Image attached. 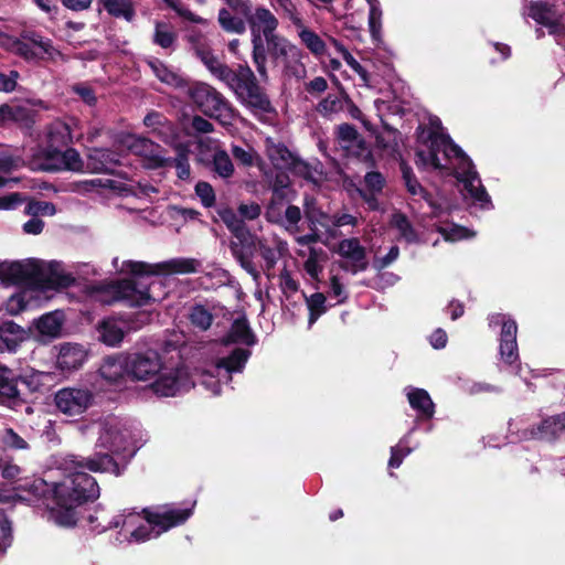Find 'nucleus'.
<instances>
[{
    "label": "nucleus",
    "mask_w": 565,
    "mask_h": 565,
    "mask_svg": "<svg viewBox=\"0 0 565 565\" xmlns=\"http://www.w3.org/2000/svg\"><path fill=\"white\" fill-rule=\"evenodd\" d=\"M213 171L220 177L227 179L234 173L232 159L225 150H216L213 156Z\"/></svg>",
    "instance_id": "8fccbe9b"
},
{
    "label": "nucleus",
    "mask_w": 565,
    "mask_h": 565,
    "mask_svg": "<svg viewBox=\"0 0 565 565\" xmlns=\"http://www.w3.org/2000/svg\"><path fill=\"white\" fill-rule=\"evenodd\" d=\"M321 255H324L323 249L311 247L309 250V256L303 265L307 274L313 279H318L319 274L322 271V267L319 265V257Z\"/></svg>",
    "instance_id": "680f3d73"
},
{
    "label": "nucleus",
    "mask_w": 565,
    "mask_h": 565,
    "mask_svg": "<svg viewBox=\"0 0 565 565\" xmlns=\"http://www.w3.org/2000/svg\"><path fill=\"white\" fill-rule=\"evenodd\" d=\"M189 319L195 328L206 331L213 323V315L200 303H195L191 307Z\"/></svg>",
    "instance_id": "49530a36"
},
{
    "label": "nucleus",
    "mask_w": 565,
    "mask_h": 565,
    "mask_svg": "<svg viewBox=\"0 0 565 565\" xmlns=\"http://www.w3.org/2000/svg\"><path fill=\"white\" fill-rule=\"evenodd\" d=\"M60 264L51 262L45 268L40 263L39 281L34 285V290H58L72 286L75 278L71 274L60 271Z\"/></svg>",
    "instance_id": "aec40b11"
},
{
    "label": "nucleus",
    "mask_w": 565,
    "mask_h": 565,
    "mask_svg": "<svg viewBox=\"0 0 565 565\" xmlns=\"http://www.w3.org/2000/svg\"><path fill=\"white\" fill-rule=\"evenodd\" d=\"M225 84L234 92L239 103L258 120L265 122L266 116L277 115L266 88L259 84L248 64H238Z\"/></svg>",
    "instance_id": "7ed1b4c3"
},
{
    "label": "nucleus",
    "mask_w": 565,
    "mask_h": 565,
    "mask_svg": "<svg viewBox=\"0 0 565 565\" xmlns=\"http://www.w3.org/2000/svg\"><path fill=\"white\" fill-rule=\"evenodd\" d=\"M306 301L309 310L308 322L311 326L328 310L326 296L322 292H315Z\"/></svg>",
    "instance_id": "3c124183"
},
{
    "label": "nucleus",
    "mask_w": 565,
    "mask_h": 565,
    "mask_svg": "<svg viewBox=\"0 0 565 565\" xmlns=\"http://www.w3.org/2000/svg\"><path fill=\"white\" fill-rule=\"evenodd\" d=\"M337 139L345 150H349L353 143L361 137L354 125L343 122L337 127Z\"/></svg>",
    "instance_id": "5fc2aeb1"
},
{
    "label": "nucleus",
    "mask_w": 565,
    "mask_h": 565,
    "mask_svg": "<svg viewBox=\"0 0 565 565\" xmlns=\"http://www.w3.org/2000/svg\"><path fill=\"white\" fill-rule=\"evenodd\" d=\"M75 468L87 469L93 472H110L115 476L121 473L118 462L107 452H97L93 457L73 461Z\"/></svg>",
    "instance_id": "7c9ffc66"
},
{
    "label": "nucleus",
    "mask_w": 565,
    "mask_h": 565,
    "mask_svg": "<svg viewBox=\"0 0 565 565\" xmlns=\"http://www.w3.org/2000/svg\"><path fill=\"white\" fill-rule=\"evenodd\" d=\"M252 352L248 349L235 348L227 356L221 358L216 366L228 373L241 372L248 361Z\"/></svg>",
    "instance_id": "e433bc0d"
},
{
    "label": "nucleus",
    "mask_w": 565,
    "mask_h": 565,
    "mask_svg": "<svg viewBox=\"0 0 565 565\" xmlns=\"http://www.w3.org/2000/svg\"><path fill=\"white\" fill-rule=\"evenodd\" d=\"M269 158L275 170H288L299 177L310 174V166L291 152L285 143H278L270 149Z\"/></svg>",
    "instance_id": "dca6fc26"
},
{
    "label": "nucleus",
    "mask_w": 565,
    "mask_h": 565,
    "mask_svg": "<svg viewBox=\"0 0 565 565\" xmlns=\"http://www.w3.org/2000/svg\"><path fill=\"white\" fill-rule=\"evenodd\" d=\"M369 29L372 40L376 43L382 40V10L377 3L370 2Z\"/></svg>",
    "instance_id": "6e6d98bb"
},
{
    "label": "nucleus",
    "mask_w": 565,
    "mask_h": 565,
    "mask_svg": "<svg viewBox=\"0 0 565 565\" xmlns=\"http://www.w3.org/2000/svg\"><path fill=\"white\" fill-rule=\"evenodd\" d=\"M72 143L70 127L65 124L53 125L46 136V146L42 150L40 159L46 161L49 154L60 152Z\"/></svg>",
    "instance_id": "a878e982"
},
{
    "label": "nucleus",
    "mask_w": 565,
    "mask_h": 565,
    "mask_svg": "<svg viewBox=\"0 0 565 565\" xmlns=\"http://www.w3.org/2000/svg\"><path fill=\"white\" fill-rule=\"evenodd\" d=\"M193 383L183 369L162 370L152 381L150 387L157 396H175L186 392Z\"/></svg>",
    "instance_id": "9b49d317"
},
{
    "label": "nucleus",
    "mask_w": 565,
    "mask_h": 565,
    "mask_svg": "<svg viewBox=\"0 0 565 565\" xmlns=\"http://www.w3.org/2000/svg\"><path fill=\"white\" fill-rule=\"evenodd\" d=\"M515 320H504L500 333V355L504 363L512 365L519 361Z\"/></svg>",
    "instance_id": "b1692460"
},
{
    "label": "nucleus",
    "mask_w": 565,
    "mask_h": 565,
    "mask_svg": "<svg viewBox=\"0 0 565 565\" xmlns=\"http://www.w3.org/2000/svg\"><path fill=\"white\" fill-rule=\"evenodd\" d=\"M63 326V317L58 312L43 315L36 322L38 331L47 337H57Z\"/></svg>",
    "instance_id": "79ce46f5"
},
{
    "label": "nucleus",
    "mask_w": 565,
    "mask_h": 565,
    "mask_svg": "<svg viewBox=\"0 0 565 565\" xmlns=\"http://www.w3.org/2000/svg\"><path fill=\"white\" fill-rule=\"evenodd\" d=\"M441 136H446V134L436 131V130H426L425 127L418 126L417 128V138L420 142L428 145V152L439 153L443 148L441 145Z\"/></svg>",
    "instance_id": "603ef678"
},
{
    "label": "nucleus",
    "mask_w": 565,
    "mask_h": 565,
    "mask_svg": "<svg viewBox=\"0 0 565 565\" xmlns=\"http://www.w3.org/2000/svg\"><path fill=\"white\" fill-rule=\"evenodd\" d=\"M13 490L21 500L30 503L50 498L55 501V483H49L40 477H24L18 480V486H14Z\"/></svg>",
    "instance_id": "ddd939ff"
},
{
    "label": "nucleus",
    "mask_w": 565,
    "mask_h": 565,
    "mask_svg": "<svg viewBox=\"0 0 565 565\" xmlns=\"http://www.w3.org/2000/svg\"><path fill=\"white\" fill-rule=\"evenodd\" d=\"M52 376L50 373L45 372H32L26 375L21 374V386L22 392L25 394L22 395V403L26 404L34 397V394H44L50 388V381Z\"/></svg>",
    "instance_id": "c756f323"
},
{
    "label": "nucleus",
    "mask_w": 565,
    "mask_h": 565,
    "mask_svg": "<svg viewBox=\"0 0 565 565\" xmlns=\"http://www.w3.org/2000/svg\"><path fill=\"white\" fill-rule=\"evenodd\" d=\"M120 166L118 152L107 148H90L86 154L85 171L89 173L116 174Z\"/></svg>",
    "instance_id": "f3484780"
},
{
    "label": "nucleus",
    "mask_w": 565,
    "mask_h": 565,
    "mask_svg": "<svg viewBox=\"0 0 565 565\" xmlns=\"http://www.w3.org/2000/svg\"><path fill=\"white\" fill-rule=\"evenodd\" d=\"M33 122V114L29 107L8 103L0 106V127H8L12 124L30 127Z\"/></svg>",
    "instance_id": "c85d7f7f"
},
{
    "label": "nucleus",
    "mask_w": 565,
    "mask_h": 565,
    "mask_svg": "<svg viewBox=\"0 0 565 565\" xmlns=\"http://www.w3.org/2000/svg\"><path fill=\"white\" fill-rule=\"evenodd\" d=\"M177 42V33L173 32L169 24L157 22L153 33V43L162 49H172Z\"/></svg>",
    "instance_id": "de8ad7c7"
},
{
    "label": "nucleus",
    "mask_w": 565,
    "mask_h": 565,
    "mask_svg": "<svg viewBox=\"0 0 565 565\" xmlns=\"http://www.w3.org/2000/svg\"><path fill=\"white\" fill-rule=\"evenodd\" d=\"M2 444L12 450L29 449V444L13 428H6L1 437Z\"/></svg>",
    "instance_id": "052dcab7"
},
{
    "label": "nucleus",
    "mask_w": 565,
    "mask_h": 565,
    "mask_svg": "<svg viewBox=\"0 0 565 565\" xmlns=\"http://www.w3.org/2000/svg\"><path fill=\"white\" fill-rule=\"evenodd\" d=\"M526 439H536L555 443L565 435V411L563 413L544 417L539 424H534L523 430Z\"/></svg>",
    "instance_id": "f8f14e48"
},
{
    "label": "nucleus",
    "mask_w": 565,
    "mask_h": 565,
    "mask_svg": "<svg viewBox=\"0 0 565 565\" xmlns=\"http://www.w3.org/2000/svg\"><path fill=\"white\" fill-rule=\"evenodd\" d=\"M22 472L23 470L20 466L0 458V475L3 479L13 482L14 486H18V480L24 479V477H21Z\"/></svg>",
    "instance_id": "bf43d9fd"
},
{
    "label": "nucleus",
    "mask_w": 565,
    "mask_h": 565,
    "mask_svg": "<svg viewBox=\"0 0 565 565\" xmlns=\"http://www.w3.org/2000/svg\"><path fill=\"white\" fill-rule=\"evenodd\" d=\"M170 9H172L179 17L192 23H202L203 19L190 9L183 7L181 0H162Z\"/></svg>",
    "instance_id": "0e129e2a"
},
{
    "label": "nucleus",
    "mask_w": 565,
    "mask_h": 565,
    "mask_svg": "<svg viewBox=\"0 0 565 565\" xmlns=\"http://www.w3.org/2000/svg\"><path fill=\"white\" fill-rule=\"evenodd\" d=\"M30 43L20 39L12 41V51L26 62H39L44 58V54Z\"/></svg>",
    "instance_id": "09e8293b"
},
{
    "label": "nucleus",
    "mask_w": 565,
    "mask_h": 565,
    "mask_svg": "<svg viewBox=\"0 0 565 565\" xmlns=\"http://www.w3.org/2000/svg\"><path fill=\"white\" fill-rule=\"evenodd\" d=\"M124 337V330L113 320H103L98 326V339L106 345L116 347Z\"/></svg>",
    "instance_id": "58836bf2"
},
{
    "label": "nucleus",
    "mask_w": 565,
    "mask_h": 565,
    "mask_svg": "<svg viewBox=\"0 0 565 565\" xmlns=\"http://www.w3.org/2000/svg\"><path fill=\"white\" fill-rule=\"evenodd\" d=\"M21 374L6 365H0V399L9 406L22 405Z\"/></svg>",
    "instance_id": "a211bd4d"
},
{
    "label": "nucleus",
    "mask_w": 565,
    "mask_h": 565,
    "mask_svg": "<svg viewBox=\"0 0 565 565\" xmlns=\"http://www.w3.org/2000/svg\"><path fill=\"white\" fill-rule=\"evenodd\" d=\"M25 212L29 215H53L56 212V207L52 202L46 201H31L25 207Z\"/></svg>",
    "instance_id": "338daca9"
},
{
    "label": "nucleus",
    "mask_w": 565,
    "mask_h": 565,
    "mask_svg": "<svg viewBox=\"0 0 565 565\" xmlns=\"http://www.w3.org/2000/svg\"><path fill=\"white\" fill-rule=\"evenodd\" d=\"M129 149L137 156L147 160V167L150 169L166 168V157L161 153L162 147L146 137H131Z\"/></svg>",
    "instance_id": "412c9836"
},
{
    "label": "nucleus",
    "mask_w": 565,
    "mask_h": 565,
    "mask_svg": "<svg viewBox=\"0 0 565 565\" xmlns=\"http://www.w3.org/2000/svg\"><path fill=\"white\" fill-rule=\"evenodd\" d=\"M87 351L78 343H63L56 358V365L62 372H73L83 366Z\"/></svg>",
    "instance_id": "5701e85b"
},
{
    "label": "nucleus",
    "mask_w": 565,
    "mask_h": 565,
    "mask_svg": "<svg viewBox=\"0 0 565 565\" xmlns=\"http://www.w3.org/2000/svg\"><path fill=\"white\" fill-rule=\"evenodd\" d=\"M245 1L246 3L242 9L237 7L233 12L230 9L221 8L217 22L224 32L233 34H244L248 25L253 45V63L260 79L267 81L266 49L263 39L274 34L279 22L269 9L263 6L254 9L252 0Z\"/></svg>",
    "instance_id": "f257e3e1"
},
{
    "label": "nucleus",
    "mask_w": 565,
    "mask_h": 565,
    "mask_svg": "<svg viewBox=\"0 0 565 565\" xmlns=\"http://www.w3.org/2000/svg\"><path fill=\"white\" fill-rule=\"evenodd\" d=\"M263 40L266 49V60L269 57L274 65L288 64L290 60L300 56L298 47L284 36L274 33Z\"/></svg>",
    "instance_id": "6ab92c4d"
},
{
    "label": "nucleus",
    "mask_w": 565,
    "mask_h": 565,
    "mask_svg": "<svg viewBox=\"0 0 565 565\" xmlns=\"http://www.w3.org/2000/svg\"><path fill=\"white\" fill-rule=\"evenodd\" d=\"M443 152L447 158L459 160L463 171L475 168L470 157L451 139L449 135L441 136Z\"/></svg>",
    "instance_id": "ea45409f"
},
{
    "label": "nucleus",
    "mask_w": 565,
    "mask_h": 565,
    "mask_svg": "<svg viewBox=\"0 0 565 565\" xmlns=\"http://www.w3.org/2000/svg\"><path fill=\"white\" fill-rule=\"evenodd\" d=\"M25 339V331L13 321L0 323V351L15 352Z\"/></svg>",
    "instance_id": "473e14b6"
},
{
    "label": "nucleus",
    "mask_w": 565,
    "mask_h": 565,
    "mask_svg": "<svg viewBox=\"0 0 565 565\" xmlns=\"http://www.w3.org/2000/svg\"><path fill=\"white\" fill-rule=\"evenodd\" d=\"M96 479L84 470H75L55 483V507L51 516L56 524L74 526L82 518L79 508L99 498Z\"/></svg>",
    "instance_id": "f03ea898"
},
{
    "label": "nucleus",
    "mask_w": 565,
    "mask_h": 565,
    "mask_svg": "<svg viewBox=\"0 0 565 565\" xmlns=\"http://www.w3.org/2000/svg\"><path fill=\"white\" fill-rule=\"evenodd\" d=\"M183 87H186L188 98L204 115L215 119H232L234 117V108L231 103L213 86L195 82L185 83Z\"/></svg>",
    "instance_id": "423d86ee"
},
{
    "label": "nucleus",
    "mask_w": 565,
    "mask_h": 565,
    "mask_svg": "<svg viewBox=\"0 0 565 565\" xmlns=\"http://www.w3.org/2000/svg\"><path fill=\"white\" fill-rule=\"evenodd\" d=\"M459 180L463 183L465 190L481 207L489 209L492 206L491 198L486 188L481 184V180L475 168L463 171L462 178Z\"/></svg>",
    "instance_id": "2f4dec72"
},
{
    "label": "nucleus",
    "mask_w": 565,
    "mask_h": 565,
    "mask_svg": "<svg viewBox=\"0 0 565 565\" xmlns=\"http://www.w3.org/2000/svg\"><path fill=\"white\" fill-rule=\"evenodd\" d=\"M126 267L135 277L161 275V271H159L157 265L152 266L145 262L129 260L126 263Z\"/></svg>",
    "instance_id": "13d9d810"
},
{
    "label": "nucleus",
    "mask_w": 565,
    "mask_h": 565,
    "mask_svg": "<svg viewBox=\"0 0 565 565\" xmlns=\"http://www.w3.org/2000/svg\"><path fill=\"white\" fill-rule=\"evenodd\" d=\"M147 65L151 68V71L160 82L179 88L185 85V81L177 73L169 70V67L159 58L152 57L148 60Z\"/></svg>",
    "instance_id": "4c0bfd02"
},
{
    "label": "nucleus",
    "mask_w": 565,
    "mask_h": 565,
    "mask_svg": "<svg viewBox=\"0 0 565 565\" xmlns=\"http://www.w3.org/2000/svg\"><path fill=\"white\" fill-rule=\"evenodd\" d=\"M168 167H173L177 170V175L180 180H188L190 178L191 169L189 163V150L180 146L177 149L175 158H166Z\"/></svg>",
    "instance_id": "37998d69"
},
{
    "label": "nucleus",
    "mask_w": 565,
    "mask_h": 565,
    "mask_svg": "<svg viewBox=\"0 0 565 565\" xmlns=\"http://www.w3.org/2000/svg\"><path fill=\"white\" fill-rule=\"evenodd\" d=\"M347 151L350 153V156L365 163L366 167L369 168H374L376 164L371 146L365 141V139L362 136Z\"/></svg>",
    "instance_id": "a18cd8bd"
},
{
    "label": "nucleus",
    "mask_w": 565,
    "mask_h": 565,
    "mask_svg": "<svg viewBox=\"0 0 565 565\" xmlns=\"http://www.w3.org/2000/svg\"><path fill=\"white\" fill-rule=\"evenodd\" d=\"M49 154L46 161H41L40 169L46 172H58V171H73L83 172L85 171L86 160L84 161L79 152L67 147L60 152H53Z\"/></svg>",
    "instance_id": "2eb2a0df"
},
{
    "label": "nucleus",
    "mask_w": 565,
    "mask_h": 565,
    "mask_svg": "<svg viewBox=\"0 0 565 565\" xmlns=\"http://www.w3.org/2000/svg\"><path fill=\"white\" fill-rule=\"evenodd\" d=\"M224 344H244L253 347L257 343V337L253 332L246 316L234 319L228 332L223 338Z\"/></svg>",
    "instance_id": "bb28decb"
},
{
    "label": "nucleus",
    "mask_w": 565,
    "mask_h": 565,
    "mask_svg": "<svg viewBox=\"0 0 565 565\" xmlns=\"http://www.w3.org/2000/svg\"><path fill=\"white\" fill-rule=\"evenodd\" d=\"M162 370L163 360L154 349L128 352V377L131 381H152Z\"/></svg>",
    "instance_id": "0eeeda50"
},
{
    "label": "nucleus",
    "mask_w": 565,
    "mask_h": 565,
    "mask_svg": "<svg viewBox=\"0 0 565 565\" xmlns=\"http://www.w3.org/2000/svg\"><path fill=\"white\" fill-rule=\"evenodd\" d=\"M392 225L398 230L401 237L404 238L408 244L418 243V234L404 213H394L392 216Z\"/></svg>",
    "instance_id": "c03bdc74"
},
{
    "label": "nucleus",
    "mask_w": 565,
    "mask_h": 565,
    "mask_svg": "<svg viewBox=\"0 0 565 565\" xmlns=\"http://www.w3.org/2000/svg\"><path fill=\"white\" fill-rule=\"evenodd\" d=\"M284 205L285 203L269 201L265 211L266 221L270 224L282 225Z\"/></svg>",
    "instance_id": "774afa93"
},
{
    "label": "nucleus",
    "mask_w": 565,
    "mask_h": 565,
    "mask_svg": "<svg viewBox=\"0 0 565 565\" xmlns=\"http://www.w3.org/2000/svg\"><path fill=\"white\" fill-rule=\"evenodd\" d=\"M100 8L98 12L105 10L110 17L124 19L132 22L136 18V7L134 0H98Z\"/></svg>",
    "instance_id": "f704fd0d"
},
{
    "label": "nucleus",
    "mask_w": 565,
    "mask_h": 565,
    "mask_svg": "<svg viewBox=\"0 0 565 565\" xmlns=\"http://www.w3.org/2000/svg\"><path fill=\"white\" fill-rule=\"evenodd\" d=\"M338 253L351 263L340 262L339 267L342 270L349 271L353 275L365 271L369 267V260L366 258V249L355 237L345 238L339 243Z\"/></svg>",
    "instance_id": "4468645a"
},
{
    "label": "nucleus",
    "mask_w": 565,
    "mask_h": 565,
    "mask_svg": "<svg viewBox=\"0 0 565 565\" xmlns=\"http://www.w3.org/2000/svg\"><path fill=\"white\" fill-rule=\"evenodd\" d=\"M529 15L539 24L544 26H553L554 22L551 17V7L544 2H532Z\"/></svg>",
    "instance_id": "4d7b16f0"
},
{
    "label": "nucleus",
    "mask_w": 565,
    "mask_h": 565,
    "mask_svg": "<svg viewBox=\"0 0 565 565\" xmlns=\"http://www.w3.org/2000/svg\"><path fill=\"white\" fill-rule=\"evenodd\" d=\"M201 266L200 260L195 258L178 257L157 264V268L161 275H184L193 274L199 270Z\"/></svg>",
    "instance_id": "c9c22d12"
},
{
    "label": "nucleus",
    "mask_w": 565,
    "mask_h": 565,
    "mask_svg": "<svg viewBox=\"0 0 565 565\" xmlns=\"http://www.w3.org/2000/svg\"><path fill=\"white\" fill-rule=\"evenodd\" d=\"M98 373L110 384L121 383L128 377V352L106 355L98 369Z\"/></svg>",
    "instance_id": "4be33fe9"
},
{
    "label": "nucleus",
    "mask_w": 565,
    "mask_h": 565,
    "mask_svg": "<svg viewBox=\"0 0 565 565\" xmlns=\"http://www.w3.org/2000/svg\"><path fill=\"white\" fill-rule=\"evenodd\" d=\"M217 215L236 238V242H231L230 245L233 256L239 262L244 269L250 274H255L256 271L250 262L252 250L255 247V235L252 234L244 220L237 216L232 207L225 206L218 209Z\"/></svg>",
    "instance_id": "39448f33"
},
{
    "label": "nucleus",
    "mask_w": 565,
    "mask_h": 565,
    "mask_svg": "<svg viewBox=\"0 0 565 565\" xmlns=\"http://www.w3.org/2000/svg\"><path fill=\"white\" fill-rule=\"evenodd\" d=\"M195 55L206 66V68L216 76L220 81L226 82L235 68L221 63L218 57L213 54V51L206 44L196 43L194 45Z\"/></svg>",
    "instance_id": "cd10ccee"
},
{
    "label": "nucleus",
    "mask_w": 565,
    "mask_h": 565,
    "mask_svg": "<svg viewBox=\"0 0 565 565\" xmlns=\"http://www.w3.org/2000/svg\"><path fill=\"white\" fill-rule=\"evenodd\" d=\"M301 42L306 47L315 55H323L326 52V43L323 40L312 30L303 29L299 33Z\"/></svg>",
    "instance_id": "864d4df0"
},
{
    "label": "nucleus",
    "mask_w": 565,
    "mask_h": 565,
    "mask_svg": "<svg viewBox=\"0 0 565 565\" xmlns=\"http://www.w3.org/2000/svg\"><path fill=\"white\" fill-rule=\"evenodd\" d=\"M105 290L111 296V301H126L130 307L150 305L152 297L149 285H143L135 278H125L110 282Z\"/></svg>",
    "instance_id": "1a4fd4ad"
},
{
    "label": "nucleus",
    "mask_w": 565,
    "mask_h": 565,
    "mask_svg": "<svg viewBox=\"0 0 565 565\" xmlns=\"http://www.w3.org/2000/svg\"><path fill=\"white\" fill-rule=\"evenodd\" d=\"M20 36V40L35 46L43 54H46L51 60H54L55 55H60V51L53 46L52 40L44 39L40 33L35 31L24 30L21 32Z\"/></svg>",
    "instance_id": "a19ab883"
},
{
    "label": "nucleus",
    "mask_w": 565,
    "mask_h": 565,
    "mask_svg": "<svg viewBox=\"0 0 565 565\" xmlns=\"http://www.w3.org/2000/svg\"><path fill=\"white\" fill-rule=\"evenodd\" d=\"M195 194L205 207H212L215 204V192L209 182L199 181L195 184Z\"/></svg>",
    "instance_id": "69168bd1"
},
{
    "label": "nucleus",
    "mask_w": 565,
    "mask_h": 565,
    "mask_svg": "<svg viewBox=\"0 0 565 565\" xmlns=\"http://www.w3.org/2000/svg\"><path fill=\"white\" fill-rule=\"evenodd\" d=\"M141 514L147 524L139 525L130 533V539L137 543L157 539L163 532L184 524L193 514V508L160 505L156 510L145 508Z\"/></svg>",
    "instance_id": "20e7f679"
},
{
    "label": "nucleus",
    "mask_w": 565,
    "mask_h": 565,
    "mask_svg": "<svg viewBox=\"0 0 565 565\" xmlns=\"http://www.w3.org/2000/svg\"><path fill=\"white\" fill-rule=\"evenodd\" d=\"M95 401L94 392L88 387H63L54 395L56 408L67 416H77L85 413Z\"/></svg>",
    "instance_id": "9d476101"
},
{
    "label": "nucleus",
    "mask_w": 565,
    "mask_h": 565,
    "mask_svg": "<svg viewBox=\"0 0 565 565\" xmlns=\"http://www.w3.org/2000/svg\"><path fill=\"white\" fill-rule=\"evenodd\" d=\"M343 108V102L340 97L333 94H329L326 98L319 102L317 110L323 115H330L338 113Z\"/></svg>",
    "instance_id": "e2e57ef3"
},
{
    "label": "nucleus",
    "mask_w": 565,
    "mask_h": 565,
    "mask_svg": "<svg viewBox=\"0 0 565 565\" xmlns=\"http://www.w3.org/2000/svg\"><path fill=\"white\" fill-rule=\"evenodd\" d=\"M39 276L40 262L38 260L0 262V281L7 286H21L34 290Z\"/></svg>",
    "instance_id": "6e6552de"
},
{
    "label": "nucleus",
    "mask_w": 565,
    "mask_h": 565,
    "mask_svg": "<svg viewBox=\"0 0 565 565\" xmlns=\"http://www.w3.org/2000/svg\"><path fill=\"white\" fill-rule=\"evenodd\" d=\"M407 399L419 419L429 420L434 417L435 404L426 390L413 388L408 392Z\"/></svg>",
    "instance_id": "72a5a7b5"
},
{
    "label": "nucleus",
    "mask_w": 565,
    "mask_h": 565,
    "mask_svg": "<svg viewBox=\"0 0 565 565\" xmlns=\"http://www.w3.org/2000/svg\"><path fill=\"white\" fill-rule=\"evenodd\" d=\"M399 169L402 172V178L404 180L405 186L407 191L412 195H420L422 199L427 202V204L431 207L434 216H439L443 209L439 203H437L433 194L428 192L417 180L412 167L405 162L401 161Z\"/></svg>",
    "instance_id": "393cba45"
}]
</instances>
